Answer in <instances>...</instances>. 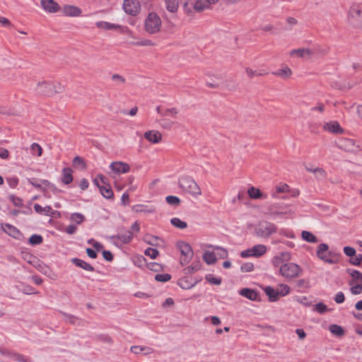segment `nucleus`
I'll list each match as a JSON object with an SVG mask.
<instances>
[{"instance_id":"obj_11","label":"nucleus","mask_w":362,"mask_h":362,"mask_svg":"<svg viewBox=\"0 0 362 362\" xmlns=\"http://www.w3.org/2000/svg\"><path fill=\"white\" fill-rule=\"evenodd\" d=\"M110 167L116 173H126L130 170V166L128 163L121 161L112 162Z\"/></svg>"},{"instance_id":"obj_3","label":"nucleus","mask_w":362,"mask_h":362,"mask_svg":"<svg viewBox=\"0 0 362 362\" xmlns=\"http://www.w3.org/2000/svg\"><path fill=\"white\" fill-rule=\"evenodd\" d=\"M179 186L185 192L193 195L199 196L202 194L200 187L197 182L189 176L182 177L179 180Z\"/></svg>"},{"instance_id":"obj_54","label":"nucleus","mask_w":362,"mask_h":362,"mask_svg":"<svg viewBox=\"0 0 362 362\" xmlns=\"http://www.w3.org/2000/svg\"><path fill=\"white\" fill-rule=\"evenodd\" d=\"M206 280L211 284L219 285L221 283V278H216L212 274H207L205 276Z\"/></svg>"},{"instance_id":"obj_31","label":"nucleus","mask_w":362,"mask_h":362,"mask_svg":"<svg viewBox=\"0 0 362 362\" xmlns=\"http://www.w3.org/2000/svg\"><path fill=\"white\" fill-rule=\"evenodd\" d=\"M201 268V264L199 261L194 262L192 264V265L185 267L183 269V272L185 274H191L194 272L199 270Z\"/></svg>"},{"instance_id":"obj_62","label":"nucleus","mask_w":362,"mask_h":362,"mask_svg":"<svg viewBox=\"0 0 362 362\" xmlns=\"http://www.w3.org/2000/svg\"><path fill=\"white\" fill-rule=\"evenodd\" d=\"M343 250L344 254L351 258L356 255V250L352 247L346 246L344 247Z\"/></svg>"},{"instance_id":"obj_51","label":"nucleus","mask_w":362,"mask_h":362,"mask_svg":"<svg viewBox=\"0 0 362 362\" xmlns=\"http://www.w3.org/2000/svg\"><path fill=\"white\" fill-rule=\"evenodd\" d=\"M132 45L136 46H154L155 43L151 40H142L136 42H132Z\"/></svg>"},{"instance_id":"obj_34","label":"nucleus","mask_w":362,"mask_h":362,"mask_svg":"<svg viewBox=\"0 0 362 362\" xmlns=\"http://www.w3.org/2000/svg\"><path fill=\"white\" fill-rule=\"evenodd\" d=\"M166 9L171 12L175 13L178 8V2L177 0H164Z\"/></svg>"},{"instance_id":"obj_18","label":"nucleus","mask_w":362,"mask_h":362,"mask_svg":"<svg viewBox=\"0 0 362 362\" xmlns=\"http://www.w3.org/2000/svg\"><path fill=\"white\" fill-rule=\"evenodd\" d=\"M349 15L351 18L362 23V6L360 5L352 6L349 9Z\"/></svg>"},{"instance_id":"obj_60","label":"nucleus","mask_w":362,"mask_h":362,"mask_svg":"<svg viewBox=\"0 0 362 362\" xmlns=\"http://www.w3.org/2000/svg\"><path fill=\"white\" fill-rule=\"evenodd\" d=\"M349 262L355 266H361L362 262V255L359 254L356 255L355 257H351L349 259Z\"/></svg>"},{"instance_id":"obj_41","label":"nucleus","mask_w":362,"mask_h":362,"mask_svg":"<svg viewBox=\"0 0 362 362\" xmlns=\"http://www.w3.org/2000/svg\"><path fill=\"white\" fill-rule=\"evenodd\" d=\"M10 357L17 362H31L30 359L22 354L17 353L9 354Z\"/></svg>"},{"instance_id":"obj_24","label":"nucleus","mask_w":362,"mask_h":362,"mask_svg":"<svg viewBox=\"0 0 362 362\" xmlns=\"http://www.w3.org/2000/svg\"><path fill=\"white\" fill-rule=\"evenodd\" d=\"M72 263H74L76 267H81L88 272H93L95 270L94 267L90 264L89 263L78 259V258H73L71 259Z\"/></svg>"},{"instance_id":"obj_17","label":"nucleus","mask_w":362,"mask_h":362,"mask_svg":"<svg viewBox=\"0 0 362 362\" xmlns=\"http://www.w3.org/2000/svg\"><path fill=\"white\" fill-rule=\"evenodd\" d=\"M94 183L98 186L101 194L106 199H112L113 197V192L109 185H100L98 178H95Z\"/></svg>"},{"instance_id":"obj_12","label":"nucleus","mask_w":362,"mask_h":362,"mask_svg":"<svg viewBox=\"0 0 362 362\" xmlns=\"http://www.w3.org/2000/svg\"><path fill=\"white\" fill-rule=\"evenodd\" d=\"M329 246L327 244L321 243L319 245L317 250V256L322 260L329 262L333 263V261L328 258L327 254H328Z\"/></svg>"},{"instance_id":"obj_40","label":"nucleus","mask_w":362,"mask_h":362,"mask_svg":"<svg viewBox=\"0 0 362 362\" xmlns=\"http://www.w3.org/2000/svg\"><path fill=\"white\" fill-rule=\"evenodd\" d=\"M288 189H289V186L288 185H286V184H281L279 185H277L276 187V192H274L272 194V197H274V198H277L278 197V196H277L278 193H283V192H288Z\"/></svg>"},{"instance_id":"obj_26","label":"nucleus","mask_w":362,"mask_h":362,"mask_svg":"<svg viewBox=\"0 0 362 362\" xmlns=\"http://www.w3.org/2000/svg\"><path fill=\"white\" fill-rule=\"evenodd\" d=\"M72 170L70 168H64L62 170V181L65 185H69L73 181Z\"/></svg>"},{"instance_id":"obj_7","label":"nucleus","mask_w":362,"mask_h":362,"mask_svg":"<svg viewBox=\"0 0 362 362\" xmlns=\"http://www.w3.org/2000/svg\"><path fill=\"white\" fill-rule=\"evenodd\" d=\"M337 145L339 148L346 152L356 153L362 149L360 144H356L354 140L348 138L341 139Z\"/></svg>"},{"instance_id":"obj_13","label":"nucleus","mask_w":362,"mask_h":362,"mask_svg":"<svg viewBox=\"0 0 362 362\" xmlns=\"http://www.w3.org/2000/svg\"><path fill=\"white\" fill-rule=\"evenodd\" d=\"M323 128L325 131L336 134H342L344 132V129L340 127L339 122L337 121L326 122L324 124Z\"/></svg>"},{"instance_id":"obj_33","label":"nucleus","mask_w":362,"mask_h":362,"mask_svg":"<svg viewBox=\"0 0 362 362\" xmlns=\"http://www.w3.org/2000/svg\"><path fill=\"white\" fill-rule=\"evenodd\" d=\"M209 5L206 1L204 0H197L194 4V9L196 11L201 12L206 8H209Z\"/></svg>"},{"instance_id":"obj_21","label":"nucleus","mask_w":362,"mask_h":362,"mask_svg":"<svg viewBox=\"0 0 362 362\" xmlns=\"http://www.w3.org/2000/svg\"><path fill=\"white\" fill-rule=\"evenodd\" d=\"M346 272L352 277V279L349 282V286L354 285L355 281L362 283V273L361 272L351 269H346Z\"/></svg>"},{"instance_id":"obj_64","label":"nucleus","mask_w":362,"mask_h":362,"mask_svg":"<svg viewBox=\"0 0 362 362\" xmlns=\"http://www.w3.org/2000/svg\"><path fill=\"white\" fill-rule=\"evenodd\" d=\"M315 310L320 314L325 313L328 310L327 305L323 303H318L315 305Z\"/></svg>"},{"instance_id":"obj_19","label":"nucleus","mask_w":362,"mask_h":362,"mask_svg":"<svg viewBox=\"0 0 362 362\" xmlns=\"http://www.w3.org/2000/svg\"><path fill=\"white\" fill-rule=\"evenodd\" d=\"M63 11L64 14L68 16L76 17L81 14V8L72 5L64 6L63 8Z\"/></svg>"},{"instance_id":"obj_38","label":"nucleus","mask_w":362,"mask_h":362,"mask_svg":"<svg viewBox=\"0 0 362 362\" xmlns=\"http://www.w3.org/2000/svg\"><path fill=\"white\" fill-rule=\"evenodd\" d=\"M171 224L180 229H185L187 227V223L185 221L180 220L179 218H173L170 220Z\"/></svg>"},{"instance_id":"obj_59","label":"nucleus","mask_w":362,"mask_h":362,"mask_svg":"<svg viewBox=\"0 0 362 362\" xmlns=\"http://www.w3.org/2000/svg\"><path fill=\"white\" fill-rule=\"evenodd\" d=\"M31 150H32L33 154L36 153V155L37 156H40L42 153V147L38 144H36V143H33L31 145Z\"/></svg>"},{"instance_id":"obj_63","label":"nucleus","mask_w":362,"mask_h":362,"mask_svg":"<svg viewBox=\"0 0 362 362\" xmlns=\"http://www.w3.org/2000/svg\"><path fill=\"white\" fill-rule=\"evenodd\" d=\"M254 269V265L251 262H247L242 264L240 267V270L243 272H252Z\"/></svg>"},{"instance_id":"obj_27","label":"nucleus","mask_w":362,"mask_h":362,"mask_svg":"<svg viewBox=\"0 0 362 362\" xmlns=\"http://www.w3.org/2000/svg\"><path fill=\"white\" fill-rule=\"evenodd\" d=\"M253 257H259L267 252V247L264 245H256L251 247Z\"/></svg>"},{"instance_id":"obj_22","label":"nucleus","mask_w":362,"mask_h":362,"mask_svg":"<svg viewBox=\"0 0 362 362\" xmlns=\"http://www.w3.org/2000/svg\"><path fill=\"white\" fill-rule=\"evenodd\" d=\"M247 194L249 197L252 199H266L267 197V194H264L259 189L256 188L255 187H251L247 189Z\"/></svg>"},{"instance_id":"obj_20","label":"nucleus","mask_w":362,"mask_h":362,"mask_svg":"<svg viewBox=\"0 0 362 362\" xmlns=\"http://www.w3.org/2000/svg\"><path fill=\"white\" fill-rule=\"evenodd\" d=\"M314 54V52L308 48H300L297 49H293L290 52V55L297 54L299 57L310 58Z\"/></svg>"},{"instance_id":"obj_28","label":"nucleus","mask_w":362,"mask_h":362,"mask_svg":"<svg viewBox=\"0 0 362 362\" xmlns=\"http://www.w3.org/2000/svg\"><path fill=\"white\" fill-rule=\"evenodd\" d=\"M197 281L192 282L189 281L187 277H185L180 279L177 281V284L182 289L187 290L192 288L197 284Z\"/></svg>"},{"instance_id":"obj_25","label":"nucleus","mask_w":362,"mask_h":362,"mask_svg":"<svg viewBox=\"0 0 362 362\" xmlns=\"http://www.w3.org/2000/svg\"><path fill=\"white\" fill-rule=\"evenodd\" d=\"M1 228L6 233L11 235L13 238H17L20 235V231L13 226L5 223L4 225H1Z\"/></svg>"},{"instance_id":"obj_30","label":"nucleus","mask_w":362,"mask_h":362,"mask_svg":"<svg viewBox=\"0 0 362 362\" xmlns=\"http://www.w3.org/2000/svg\"><path fill=\"white\" fill-rule=\"evenodd\" d=\"M329 329L334 335L338 337H341L345 334L343 327L338 325H331Z\"/></svg>"},{"instance_id":"obj_52","label":"nucleus","mask_w":362,"mask_h":362,"mask_svg":"<svg viewBox=\"0 0 362 362\" xmlns=\"http://www.w3.org/2000/svg\"><path fill=\"white\" fill-rule=\"evenodd\" d=\"M134 210L136 212H154V209H148L146 206L143 204H137L134 206Z\"/></svg>"},{"instance_id":"obj_44","label":"nucleus","mask_w":362,"mask_h":362,"mask_svg":"<svg viewBox=\"0 0 362 362\" xmlns=\"http://www.w3.org/2000/svg\"><path fill=\"white\" fill-rule=\"evenodd\" d=\"M313 173L315 174V177L317 180H323L327 177V173L322 168H316L313 170Z\"/></svg>"},{"instance_id":"obj_2","label":"nucleus","mask_w":362,"mask_h":362,"mask_svg":"<svg viewBox=\"0 0 362 362\" xmlns=\"http://www.w3.org/2000/svg\"><path fill=\"white\" fill-rule=\"evenodd\" d=\"M161 19L156 12H151L148 14L145 23V30L149 34H156L160 30Z\"/></svg>"},{"instance_id":"obj_49","label":"nucleus","mask_w":362,"mask_h":362,"mask_svg":"<svg viewBox=\"0 0 362 362\" xmlns=\"http://www.w3.org/2000/svg\"><path fill=\"white\" fill-rule=\"evenodd\" d=\"M245 72L247 73V76L250 78H252L255 76H264V75L267 74V73L262 72L261 71H254L250 67H247L245 69Z\"/></svg>"},{"instance_id":"obj_5","label":"nucleus","mask_w":362,"mask_h":362,"mask_svg":"<svg viewBox=\"0 0 362 362\" xmlns=\"http://www.w3.org/2000/svg\"><path fill=\"white\" fill-rule=\"evenodd\" d=\"M302 272L301 267L293 262L284 263L279 268L280 274L286 279L298 277Z\"/></svg>"},{"instance_id":"obj_42","label":"nucleus","mask_w":362,"mask_h":362,"mask_svg":"<svg viewBox=\"0 0 362 362\" xmlns=\"http://www.w3.org/2000/svg\"><path fill=\"white\" fill-rule=\"evenodd\" d=\"M278 291V294L280 296H285L290 292V287L286 284H279L278 288H276Z\"/></svg>"},{"instance_id":"obj_10","label":"nucleus","mask_w":362,"mask_h":362,"mask_svg":"<svg viewBox=\"0 0 362 362\" xmlns=\"http://www.w3.org/2000/svg\"><path fill=\"white\" fill-rule=\"evenodd\" d=\"M42 8L48 13H57L60 10V6L54 0H40Z\"/></svg>"},{"instance_id":"obj_47","label":"nucleus","mask_w":362,"mask_h":362,"mask_svg":"<svg viewBox=\"0 0 362 362\" xmlns=\"http://www.w3.org/2000/svg\"><path fill=\"white\" fill-rule=\"evenodd\" d=\"M165 200L167 203L172 206H178L180 204V199L179 197L173 195H169L166 197Z\"/></svg>"},{"instance_id":"obj_14","label":"nucleus","mask_w":362,"mask_h":362,"mask_svg":"<svg viewBox=\"0 0 362 362\" xmlns=\"http://www.w3.org/2000/svg\"><path fill=\"white\" fill-rule=\"evenodd\" d=\"M240 295L254 301H259V294L254 289L245 288L239 291Z\"/></svg>"},{"instance_id":"obj_23","label":"nucleus","mask_w":362,"mask_h":362,"mask_svg":"<svg viewBox=\"0 0 362 362\" xmlns=\"http://www.w3.org/2000/svg\"><path fill=\"white\" fill-rule=\"evenodd\" d=\"M264 291L269 297V300L270 302H275L279 300V296L278 294V291H276V289L275 290L272 286H268L264 288Z\"/></svg>"},{"instance_id":"obj_35","label":"nucleus","mask_w":362,"mask_h":362,"mask_svg":"<svg viewBox=\"0 0 362 362\" xmlns=\"http://www.w3.org/2000/svg\"><path fill=\"white\" fill-rule=\"evenodd\" d=\"M33 208H34V210L35 211V212H37V214H45L46 216L50 215V212H51V206H46L45 207H42L40 204H35Z\"/></svg>"},{"instance_id":"obj_48","label":"nucleus","mask_w":362,"mask_h":362,"mask_svg":"<svg viewBox=\"0 0 362 362\" xmlns=\"http://www.w3.org/2000/svg\"><path fill=\"white\" fill-rule=\"evenodd\" d=\"M70 218L72 221L80 224L85 220V216L80 213H74L71 214Z\"/></svg>"},{"instance_id":"obj_53","label":"nucleus","mask_w":362,"mask_h":362,"mask_svg":"<svg viewBox=\"0 0 362 362\" xmlns=\"http://www.w3.org/2000/svg\"><path fill=\"white\" fill-rule=\"evenodd\" d=\"M111 79L112 81L115 82L117 85L123 84L126 82L125 78L122 76L117 74H112Z\"/></svg>"},{"instance_id":"obj_4","label":"nucleus","mask_w":362,"mask_h":362,"mask_svg":"<svg viewBox=\"0 0 362 362\" xmlns=\"http://www.w3.org/2000/svg\"><path fill=\"white\" fill-rule=\"evenodd\" d=\"M277 227L274 223L267 221H262L257 224L255 233L258 237L268 238L275 233Z\"/></svg>"},{"instance_id":"obj_43","label":"nucleus","mask_w":362,"mask_h":362,"mask_svg":"<svg viewBox=\"0 0 362 362\" xmlns=\"http://www.w3.org/2000/svg\"><path fill=\"white\" fill-rule=\"evenodd\" d=\"M43 238L40 235L33 234L28 240V243L32 245H40L42 243Z\"/></svg>"},{"instance_id":"obj_50","label":"nucleus","mask_w":362,"mask_h":362,"mask_svg":"<svg viewBox=\"0 0 362 362\" xmlns=\"http://www.w3.org/2000/svg\"><path fill=\"white\" fill-rule=\"evenodd\" d=\"M155 279L159 282H167L171 279V275L169 274H158L155 276Z\"/></svg>"},{"instance_id":"obj_46","label":"nucleus","mask_w":362,"mask_h":362,"mask_svg":"<svg viewBox=\"0 0 362 362\" xmlns=\"http://www.w3.org/2000/svg\"><path fill=\"white\" fill-rule=\"evenodd\" d=\"M144 254L145 255L149 256L151 259H154L158 256L159 252L157 249L148 247L145 250Z\"/></svg>"},{"instance_id":"obj_39","label":"nucleus","mask_w":362,"mask_h":362,"mask_svg":"<svg viewBox=\"0 0 362 362\" xmlns=\"http://www.w3.org/2000/svg\"><path fill=\"white\" fill-rule=\"evenodd\" d=\"M177 113L178 110L175 107L165 108L163 112H162V117H170L171 118H175Z\"/></svg>"},{"instance_id":"obj_9","label":"nucleus","mask_w":362,"mask_h":362,"mask_svg":"<svg viewBox=\"0 0 362 362\" xmlns=\"http://www.w3.org/2000/svg\"><path fill=\"white\" fill-rule=\"evenodd\" d=\"M112 240H117L122 244H128L133 239V233L129 230L122 227L118 228V233L110 237Z\"/></svg>"},{"instance_id":"obj_16","label":"nucleus","mask_w":362,"mask_h":362,"mask_svg":"<svg viewBox=\"0 0 362 362\" xmlns=\"http://www.w3.org/2000/svg\"><path fill=\"white\" fill-rule=\"evenodd\" d=\"M267 214L270 216L283 215L286 214L284 206L279 204H272L267 208Z\"/></svg>"},{"instance_id":"obj_8","label":"nucleus","mask_w":362,"mask_h":362,"mask_svg":"<svg viewBox=\"0 0 362 362\" xmlns=\"http://www.w3.org/2000/svg\"><path fill=\"white\" fill-rule=\"evenodd\" d=\"M123 9L126 13L135 16L141 11V4L139 0H124Z\"/></svg>"},{"instance_id":"obj_6","label":"nucleus","mask_w":362,"mask_h":362,"mask_svg":"<svg viewBox=\"0 0 362 362\" xmlns=\"http://www.w3.org/2000/svg\"><path fill=\"white\" fill-rule=\"evenodd\" d=\"M177 247L183 256L180 258V264L182 265L188 264L194 255L191 245L185 241H179L177 243Z\"/></svg>"},{"instance_id":"obj_61","label":"nucleus","mask_w":362,"mask_h":362,"mask_svg":"<svg viewBox=\"0 0 362 362\" xmlns=\"http://www.w3.org/2000/svg\"><path fill=\"white\" fill-rule=\"evenodd\" d=\"M9 199L16 206H23V200L21 198L16 197L14 194L10 195Z\"/></svg>"},{"instance_id":"obj_1","label":"nucleus","mask_w":362,"mask_h":362,"mask_svg":"<svg viewBox=\"0 0 362 362\" xmlns=\"http://www.w3.org/2000/svg\"><path fill=\"white\" fill-rule=\"evenodd\" d=\"M36 90L39 94L52 96L55 93H62L64 90V86L58 82L44 81L37 84Z\"/></svg>"},{"instance_id":"obj_55","label":"nucleus","mask_w":362,"mask_h":362,"mask_svg":"<svg viewBox=\"0 0 362 362\" xmlns=\"http://www.w3.org/2000/svg\"><path fill=\"white\" fill-rule=\"evenodd\" d=\"M158 239V237L153 235H146L144 238L145 242L153 246H156L158 245L157 241Z\"/></svg>"},{"instance_id":"obj_36","label":"nucleus","mask_w":362,"mask_h":362,"mask_svg":"<svg viewBox=\"0 0 362 362\" xmlns=\"http://www.w3.org/2000/svg\"><path fill=\"white\" fill-rule=\"evenodd\" d=\"M302 238L308 242V243H317V239L315 235H314L312 233L307 231V230H303L301 233Z\"/></svg>"},{"instance_id":"obj_57","label":"nucleus","mask_w":362,"mask_h":362,"mask_svg":"<svg viewBox=\"0 0 362 362\" xmlns=\"http://www.w3.org/2000/svg\"><path fill=\"white\" fill-rule=\"evenodd\" d=\"M63 315L65 317L66 322H67L71 325H76L77 323V322L79 320V319L74 315H69L67 313H63Z\"/></svg>"},{"instance_id":"obj_37","label":"nucleus","mask_w":362,"mask_h":362,"mask_svg":"<svg viewBox=\"0 0 362 362\" xmlns=\"http://www.w3.org/2000/svg\"><path fill=\"white\" fill-rule=\"evenodd\" d=\"M272 74L278 76L288 78L291 76L292 71L290 68L286 67L284 69H278L276 71L272 72Z\"/></svg>"},{"instance_id":"obj_45","label":"nucleus","mask_w":362,"mask_h":362,"mask_svg":"<svg viewBox=\"0 0 362 362\" xmlns=\"http://www.w3.org/2000/svg\"><path fill=\"white\" fill-rule=\"evenodd\" d=\"M146 266L149 270L156 272H161L163 270V266L157 262L146 263Z\"/></svg>"},{"instance_id":"obj_56","label":"nucleus","mask_w":362,"mask_h":362,"mask_svg":"<svg viewBox=\"0 0 362 362\" xmlns=\"http://www.w3.org/2000/svg\"><path fill=\"white\" fill-rule=\"evenodd\" d=\"M351 293L354 295H358L362 293V283L356 284V285H352L350 288Z\"/></svg>"},{"instance_id":"obj_15","label":"nucleus","mask_w":362,"mask_h":362,"mask_svg":"<svg viewBox=\"0 0 362 362\" xmlns=\"http://www.w3.org/2000/svg\"><path fill=\"white\" fill-rule=\"evenodd\" d=\"M144 138L151 143L158 144L162 139V134L158 131L149 130L144 133Z\"/></svg>"},{"instance_id":"obj_58","label":"nucleus","mask_w":362,"mask_h":362,"mask_svg":"<svg viewBox=\"0 0 362 362\" xmlns=\"http://www.w3.org/2000/svg\"><path fill=\"white\" fill-rule=\"evenodd\" d=\"M73 165L74 167L81 166L83 168H86L84 160L80 156H76L73 160Z\"/></svg>"},{"instance_id":"obj_29","label":"nucleus","mask_w":362,"mask_h":362,"mask_svg":"<svg viewBox=\"0 0 362 362\" xmlns=\"http://www.w3.org/2000/svg\"><path fill=\"white\" fill-rule=\"evenodd\" d=\"M203 259L207 264H215L217 261V258L214 252L209 251L204 253Z\"/></svg>"},{"instance_id":"obj_32","label":"nucleus","mask_w":362,"mask_h":362,"mask_svg":"<svg viewBox=\"0 0 362 362\" xmlns=\"http://www.w3.org/2000/svg\"><path fill=\"white\" fill-rule=\"evenodd\" d=\"M96 26L98 28L104 30H114L119 28V25L113 24L105 21H98L96 23Z\"/></svg>"}]
</instances>
